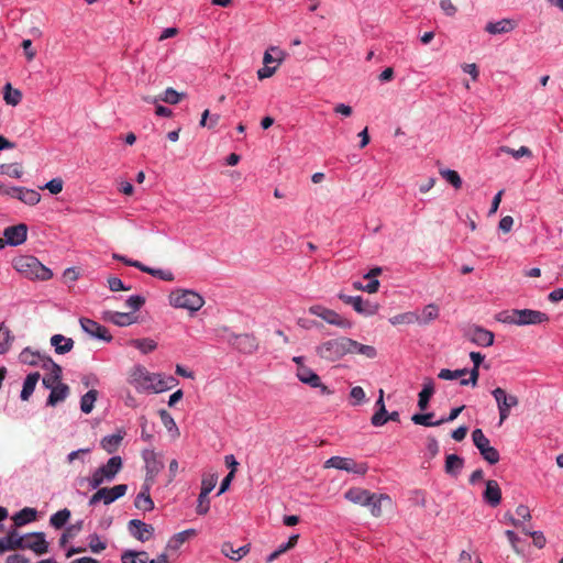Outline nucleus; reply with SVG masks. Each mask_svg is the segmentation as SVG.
Listing matches in <instances>:
<instances>
[{
  "instance_id": "nucleus-1",
  "label": "nucleus",
  "mask_w": 563,
  "mask_h": 563,
  "mask_svg": "<svg viewBox=\"0 0 563 563\" xmlns=\"http://www.w3.org/2000/svg\"><path fill=\"white\" fill-rule=\"evenodd\" d=\"M316 354L321 360L338 361L342 360L346 354H362L365 357H376L377 349L374 345H364L360 341L352 340L347 335H339V338H330V340L321 341L316 346Z\"/></svg>"
},
{
  "instance_id": "nucleus-2",
  "label": "nucleus",
  "mask_w": 563,
  "mask_h": 563,
  "mask_svg": "<svg viewBox=\"0 0 563 563\" xmlns=\"http://www.w3.org/2000/svg\"><path fill=\"white\" fill-rule=\"evenodd\" d=\"M131 383L142 391L163 393L174 386V378L150 373L144 366H135L131 373Z\"/></svg>"
},
{
  "instance_id": "nucleus-3",
  "label": "nucleus",
  "mask_w": 563,
  "mask_h": 563,
  "mask_svg": "<svg viewBox=\"0 0 563 563\" xmlns=\"http://www.w3.org/2000/svg\"><path fill=\"white\" fill-rule=\"evenodd\" d=\"M13 267L27 278H36L41 280H48L52 278L53 273L49 268L44 266L36 257L31 255H21L13 260Z\"/></svg>"
},
{
  "instance_id": "nucleus-4",
  "label": "nucleus",
  "mask_w": 563,
  "mask_h": 563,
  "mask_svg": "<svg viewBox=\"0 0 563 563\" xmlns=\"http://www.w3.org/2000/svg\"><path fill=\"white\" fill-rule=\"evenodd\" d=\"M501 322H508V324H541L547 322L549 316L544 311L530 310V308H523V310H511L503 311L498 317Z\"/></svg>"
},
{
  "instance_id": "nucleus-5",
  "label": "nucleus",
  "mask_w": 563,
  "mask_h": 563,
  "mask_svg": "<svg viewBox=\"0 0 563 563\" xmlns=\"http://www.w3.org/2000/svg\"><path fill=\"white\" fill-rule=\"evenodd\" d=\"M122 468V459L112 456L107 464L102 465L92 474L90 478L91 488H98L104 481H111Z\"/></svg>"
},
{
  "instance_id": "nucleus-6",
  "label": "nucleus",
  "mask_w": 563,
  "mask_h": 563,
  "mask_svg": "<svg viewBox=\"0 0 563 563\" xmlns=\"http://www.w3.org/2000/svg\"><path fill=\"white\" fill-rule=\"evenodd\" d=\"M205 303L206 300L200 292L194 289H178V309H186L189 317H194Z\"/></svg>"
},
{
  "instance_id": "nucleus-7",
  "label": "nucleus",
  "mask_w": 563,
  "mask_h": 563,
  "mask_svg": "<svg viewBox=\"0 0 563 563\" xmlns=\"http://www.w3.org/2000/svg\"><path fill=\"white\" fill-rule=\"evenodd\" d=\"M227 341L243 354H254L260 347V341L255 334H229Z\"/></svg>"
},
{
  "instance_id": "nucleus-8",
  "label": "nucleus",
  "mask_w": 563,
  "mask_h": 563,
  "mask_svg": "<svg viewBox=\"0 0 563 563\" xmlns=\"http://www.w3.org/2000/svg\"><path fill=\"white\" fill-rule=\"evenodd\" d=\"M309 311L311 314L323 318L329 324L338 325L339 328H352L353 323L347 317L340 316L338 311L325 308V306L314 305L310 306Z\"/></svg>"
},
{
  "instance_id": "nucleus-9",
  "label": "nucleus",
  "mask_w": 563,
  "mask_h": 563,
  "mask_svg": "<svg viewBox=\"0 0 563 563\" xmlns=\"http://www.w3.org/2000/svg\"><path fill=\"white\" fill-rule=\"evenodd\" d=\"M472 439L479 450L483 459L489 463L499 462V451L493 448L490 440L483 433L482 429H475L472 433Z\"/></svg>"
},
{
  "instance_id": "nucleus-10",
  "label": "nucleus",
  "mask_w": 563,
  "mask_h": 563,
  "mask_svg": "<svg viewBox=\"0 0 563 563\" xmlns=\"http://www.w3.org/2000/svg\"><path fill=\"white\" fill-rule=\"evenodd\" d=\"M324 467H336V470H345L349 473H357V475H365L368 471L366 462H356L349 457H330L325 461Z\"/></svg>"
},
{
  "instance_id": "nucleus-11",
  "label": "nucleus",
  "mask_w": 563,
  "mask_h": 563,
  "mask_svg": "<svg viewBox=\"0 0 563 563\" xmlns=\"http://www.w3.org/2000/svg\"><path fill=\"white\" fill-rule=\"evenodd\" d=\"M126 490L128 485L125 484H119L111 488H100L91 496L89 505L92 506L101 500L104 503V505H109L117 500L118 498L124 496L126 494Z\"/></svg>"
},
{
  "instance_id": "nucleus-12",
  "label": "nucleus",
  "mask_w": 563,
  "mask_h": 563,
  "mask_svg": "<svg viewBox=\"0 0 563 563\" xmlns=\"http://www.w3.org/2000/svg\"><path fill=\"white\" fill-rule=\"evenodd\" d=\"M493 395L499 409L500 422L506 421L510 409L519 404V399L517 396H512V394H507L506 389L503 388H495Z\"/></svg>"
},
{
  "instance_id": "nucleus-13",
  "label": "nucleus",
  "mask_w": 563,
  "mask_h": 563,
  "mask_svg": "<svg viewBox=\"0 0 563 563\" xmlns=\"http://www.w3.org/2000/svg\"><path fill=\"white\" fill-rule=\"evenodd\" d=\"M2 194L16 198L27 206H35L41 201V195L36 190L25 187H10L3 189Z\"/></svg>"
},
{
  "instance_id": "nucleus-14",
  "label": "nucleus",
  "mask_w": 563,
  "mask_h": 563,
  "mask_svg": "<svg viewBox=\"0 0 563 563\" xmlns=\"http://www.w3.org/2000/svg\"><path fill=\"white\" fill-rule=\"evenodd\" d=\"M297 377L303 384H308V386L319 387L322 395H330L331 393L329 386L323 385L318 373L313 372V369H311V367H308V365L303 364L300 365V367H297Z\"/></svg>"
},
{
  "instance_id": "nucleus-15",
  "label": "nucleus",
  "mask_w": 563,
  "mask_h": 563,
  "mask_svg": "<svg viewBox=\"0 0 563 563\" xmlns=\"http://www.w3.org/2000/svg\"><path fill=\"white\" fill-rule=\"evenodd\" d=\"M79 323L82 331L88 335L100 339L104 342H111L112 335L109 333L108 329L95 320L82 317L79 319Z\"/></svg>"
},
{
  "instance_id": "nucleus-16",
  "label": "nucleus",
  "mask_w": 563,
  "mask_h": 563,
  "mask_svg": "<svg viewBox=\"0 0 563 563\" xmlns=\"http://www.w3.org/2000/svg\"><path fill=\"white\" fill-rule=\"evenodd\" d=\"M465 336L478 346H492L495 342L494 332L483 329V327H470V329L465 331Z\"/></svg>"
},
{
  "instance_id": "nucleus-17",
  "label": "nucleus",
  "mask_w": 563,
  "mask_h": 563,
  "mask_svg": "<svg viewBox=\"0 0 563 563\" xmlns=\"http://www.w3.org/2000/svg\"><path fill=\"white\" fill-rule=\"evenodd\" d=\"M129 533L141 542L148 541L154 534V527L139 519H132L128 523Z\"/></svg>"
},
{
  "instance_id": "nucleus-18",
  "label": "nucleus",
  "mask_w": 563,
  "mask_h": 563,
  "mask_svg": "<svg viewBox=\"0 0 563 563\" xmlns=\"http://www.w3.org/2000/svg\"><path fill=\"white\" fill-rule=\"evenodd\" d=\"M23 549H30L37 555L45 554L48 551V543L43 532H33L25 534Z\"/></svg>"
},
{
  "instance_id": "nucleus-19",
  "label": "nucleus",
  "mask_w": 563,
  "mask_h": 563,
  "mask_svg": "<svg viewBox=\"0 0 563 563\" xmlns=\"http://www.w3.org/2000/svg\"><path fill=\"white\" fill-rule=\"evenodd\" d=\"M3 236L7 243L13 246L20 245L25 242L27 236V227L24 223L8 227L4 229Z\"/></svg>"
},
{
  "instance_id": "nucleus-20",
  "label": "nucleus",
  "mask_w": 563,
  "mask_h": 563,
  "mask_svg": "<svg viewBox=\"0 0 563 563\" xmlns=\"http://www.w3.org/2000/svg\"><path fill=\"white\" fill-rule=\"evenodd\" d=\"M25 537L20 536L15 529L8 532L7 537L0 540V554L8 551L23 550Z\"/></svg>"
},
{
  "instance_id": "nucleus-21",
  "label": "nucleus",
  "mask_w": 563,
  "mask_h": 563,
  "mask_svg": "<svg viewBox=\"0 0 563 563\" xmlns=\"http://www.w3.org/2000/svg\"><path fill=\"white\" fill-rule=\"evenodd\" d=\"M378 409L372 416V422H387V421H399L400 415L397 410L388 413L385 409L384 402V389H379L378 400L376 401Z\"/></svg>"
},
{
  "instance_id": "nucleus-22",
  "label": "nucleus",
  "mask_w": 563,
  "mask_h": 563,
  "mask_svg": "<svg viewBox=\"0 0 563 563\" xmlns=\"http://www.w3.org/2000/svg\"><path fill=\"white\" fill-rule=\"evenodd\" d=\"M371 496L372 498L368 503L369 512L376 518H379L385 507H391L393 500L388 494L371 493Z\"/></svg>"
},
{
  "instance_id": "nucleus-23",
  "label": "nucleus",
  "mask_w": 563,
  "mask_h": 563,
  "mask_svg": "<svg viewBox=\"0 0 563 563\" xmlns=\"http://www.w3.org/2000/svg\"><path fill=\"white\" fill-rule=\"evenodd\" d=\"M483 498L490 505V507H497V505L503 500V492L499 483L495 482V479H488L483 493Z\"/></svg>"
},
{
  "instance_id": "nucleus-24",
  "label": "nucleus",
  "mask_w": 563,
  "mask_h": 563,
  "mask_svg": "<svg viewBox=\"0 0 563 563\" xmlns=\"http://www.w3.org/2000/svg\"><path fill=\"white\" fill-rule=\"evenodd\" d=\"M516 20H509V18H504V20L499 21H489L485 30L489 34H506V32H511L517 26Z\"/></svg>"
},
{
  "instance_id": "nucleus-25",
  "label": "nucleus",
  "mask_w": 563,
  "mask_h": 563,
  "mask_svg": "<svg viewBox=\"0 0 563 563\" xmlns=\"http://www.w3.org/2000/svg\"><path fill=\"white\" fill-rule=\"evenodd\" d=\"M344 497L352 503H356V505H365V507H369L372 498L371 490L360 487L349 488L344 494Z\"/></svg>"
},
{
  "instance_id": "nucleus-26",
  "label": "nucleus",
  "mask_w": 563,
  "mask_h": 563,
  "mask_svg": "<svg viewBox=\"0 0 563 563\" xmlns=\"http://www.w3.org/2000/svg\"><path fill=\"white\" fill-rule=\"evenodd\" d=\"M49 342L54 347L55 353L60 355L70 352L75 344L71 338H66L63 334H54Z\"/></svg>"
},
{
  "instance_id": "nucleus-27",
  "label": "nucleus",
  "mask_w": 563,
  "mask_h": 563,
  "mask_svg": "<svg viewBox=\"0 0 563 563\" xmlns=\"http://www.w3.org/2000/svg\"><path fill=\"white\" fill-rule=\"evenodd\" d=\"M249 551H251L250 544H244V547L234 548L232 542H222L221 544V553L232 561H239V559H243V556L247 555Z\"/></svg>"
},
{
  "instance_id": "nucleus-28",
  "label": "nucleus",
  "mask_w": 563,
  "mask_h": 563,
  "mask_svg": "<svg viewBox=\"0 0 563 563\" xmlns=\"http://www.w3.org/2000/svg\"><path fill=\"white\" fill-rule=\"evenodd\" d=\"M433 391H434V383H433L432 378H428L419 391L418 406H419L420 410H426V408L429 404V400L433 395Z\"/></svg>"
},
{
  "instance_id": "nucleus-29",
  "label": "nucleus",
  "mask_w": 563,
  "mask_h": 563,
  "mask_svg": "<svg viewBox=\"0 0 563 563\" xmlns=\"http://www.w3.org/2000/svg\"><path fill=\"white\" fill-rule=\"evenodd\" d=\"M36 514L37 512L34 508H23L12 517L14 526L22 527L29 522L34 521L36 519Z\"/></svg>"
},
{
  "instance_id": "nucleus-30",
  "label": "nucleus",
  "mask_w": 563,
  "mask_h": 563,
  "mask_svg": "<svg viewBox=\"0 0 563 563\" xmlns=\"http://www.w3.org/2000/svg\"><path fill=\"white\" fill-rule=\"evenodd\" d=\"M134 506L143 511H150L154 508V503L148 494V487L145 486L136 496Z\"/></svg>"
},
{
  "instance_id": "nucleus-31",
  "label": "nucleus",
  "mask_w": 563,
  "mask_h": 563,
  "mask_svg": "<svg viewBox=\"0 0 563 563\" xmlns=\"http://www.w3.org/2000/svg\"><path fill=\"white\" fill-rule=\"evenodd\" d=\"M43 357H47L46 355H42L40 352L32 351L30 347H25L19 355L20 362L29 365H37L43 364Z\"/></svg>"
},
{
  "instance_id": "nucleus-32",
  "label": "nucleus",
  "mask_w": 563,
  "mask_h": 563,
  "mask_svg": "<svg viewBox=\"0 0 563 563\" xmlns=\"http://www.w3.org/2000/svg\"><path fill=\"white\" fill-rule=\"evenodd\" d=\"M40 379V373H31L26 376L23 383V388L21 391V399L27 400L30 396L33 394L35 386Z\"/></svg>"
},
{
  "instance_id": "nucleus-33",
  "label": "nucleus",
  "mask_w": 563,
  "mask_h": 563,
  "mask_svg": "<svg viewBox=\"0 0 563 563\" xmlns=\"http://www.w3.org/2000/svg\"><path fill=\"white\" fill-rule=\"evenodd\" d=\"M69 388L66 384H57L51 389V394L47 399V404L55 406L57 402L63 401L68 395Z\"/></svg>"
},
{
  "instance_id": "nucleus-34",
  "label": "nucleus",
  "mask_w": 563,
  "mask_h": 563,
  "mask_svg": "<svg viewBox=\"0 0 563 563\" xmlns=\"http://www.w3.org/2000/svg\"><path fill=\"white\" fill-rule=\"evenodd\" d=\"M3 99L7 104L15 107L22 100V92L19 89L12 87L10 82H8L3 88Z\"/></svg>"
},
{
  "instance_id": "nucleus-35",
  "label": "nucleus",
  "mask_w": 563,
  "mask_h": 563,
  "mask_svg": "<svg viewBox=\"0 0 563 563\" xmlns=\"http://www.w3.org/2000/svg\"><path fill=\"white\" fill-rule=\"evenodd\" d=\"M378 307L379 306L369 302V300H364L360 295L354 297V310L357 312H362L363 314H374V312L378 311Z\"/></svg>"
},
{
  "instance_id": "nucleus-36",
  "label": "nucleus",
  "mask_w": 563,
  "mask_h": 563,
  "mask_svg": "<svg viewBox=\"0 0 563 563\" xmlns=\"http://www.w3.org/2000/svg\"><path fill=\"white\" fill-rule=\"evenodd\" d=\"M122 439L123 435L120 432L107 435L101 440V446L108 453H113L118 450Z\"/></svg>"
},
{
  "instance_id": "nucleus-37",
  "label": "nucleus",
  "mask_w": 563,
  "mask_h": 563,
  "mask_svg": "<svg viewBox=\"0 0 563 563\" xmlns=\"http://www.w3.org/2000/svg\"><path fill=\"white\" fill-rule=\"evenodd\" d=\"M129 344L140 350L143 354L151 353L157 347V343L152 339H133Z\"/></svg>"
},
{
  "instance_id": "nucleus-38",
  "label": "nucleus",
  "mask_w": 563,
  "mask_h": 563,
  "mask_svg": "<svg viewBox=\"0 0 563 563\" xmlns=\"http://www.w3.org/2000/svg\"><path fill=\"white\" fill-rule=\"evenodd\" d=\"M143 460L146 465L148 474H154L159 471L161 463L156 460V455L152 450H144L142 453Z\"/></svg>"
},
{
  "instance_id": "nucleus-39",
  "label": "nucleus",
  "mask_w": 563,
  "mask_h": 563,
  "mask_svg": "<svg viewBox=\"0 0 563 563\" xmlns=\"http://www.w3.org/2000/svg\"><path fill=\"white\" fill-rule=\"evenodd\" d=\"M464 461L460 455H455V453H451V455L446 456L445 460V471L451 475H456L457 471L462 470Z\"/></svg>"
},
{
  "instance_id": "nucleus-40",
  "label": "nucleus",
  "mask_w": 563,
  "mask_h": 563,
  "mask_svg": "<svg viewBox=\"0 0 563 563\" xmlns=\"http://www.w3.org/2000/svg\"><path fill=\"white\" fill-rule=\"evenodd\" d=\"M107 320L120 327L129 325L133 322V318L130 313L112 311L107 312Z\"/></svg>"
},
{
  "instance_id": "nucleus-41",
  "label": "nucleus",
  "mask_w": 563,
  "mask_h": 563,
  "mask_svg": "<svg viewBox=\"0 0 563 563\" xmlns=\"http://www.w3.org/2000/svg\"><path fill=\"white\" fill-rule=\"evenodd\" d=\"M122 563H146L148 561L147 553L144 551H125L121 555Z\"/></svg>"
},
{
  "instance_id": "nucleus-42",
  "label": "nucleus",
  "mask_w": 563,
  "mask_h": 563,
  "mask_svg": "<svg viewBox=\"0 0 563 563\" xmlns=\"http://www.w3.org/2000/svg\"><path fill=\"white\" fill-rule=\"evenodd\" d=\"M70 518V511L67 508H64L54 515L51 516L49 523L55 529H62Z\"/></svg>"
},
{
  "instance_id": "nucleus-43",
  "label": "nucleus",
  "mask_w": 563,
  "mask_h": 563,
  "mask_svg": "<svg viewBox=\"0 0 563 563\" xmlns=\"http://www.w3.org/2000/svg\"><path fill=\"white\" fill-rule=\"evenodd\" d=\"M98 391L96 389H91L87 391L80 399V409L85 413H89L97 400Z\"/></svg>"
},
{
  "instance_id": "nucleus-44",
  "label": "nucleus",
  "mask_w": 563,
  "mask_h": 563,
  "mask_svg": "<svg viewBox=\"0 0 563 563\" xmlns=\"http://www.w3.org/2000/svg\"><path fill=\"white\" fill-rule=\"evenodd\" d=\"M439 317V306L437 305H427L424 306L421 316L418 317L419 322L422 324H428L431 320Z\"/></svg>"
},
{
  "instance_id": "nucleus-45",
  "label": "nucleus",
  "mask_w": 563,
  "mask_h": 563,
  "mask_svg": "<svg viewBox=\"0 0 563 563\" xmlns=\"http://www.w3.org/2000/svg\"><path fill=\"white\" fill-rule=\"evenodd\" d=\"M42 367L48 371V375H52L53 378L60 380L62 379V367L55 363L51 356L43 357Z\"/></svg>"
},
{
  "instance_id": "nucleus-46",
  "label": "nucleus",
  "mask_w": 563,
  "mask_h": 563,
  "mask_svg": "<svg viewBox=\"0 0 563 563\" xmlns=\"http://www.w3.org/2000/svg\"><path fill=\"white\" fill-rule=\"evenodd\" d=\"M13 336L11 331L3 324H0V354H4L11 346Z\"/></svg>"
},
{
  "instance_id": "nucleus-47",
  "label": "nucleus",
  "mask_w": 563,
  "mask_h": 563,
  "mask_svg": "<svg viewBox=\"0 0 563 563\" xmlns=\"http://www.w3.org/2000/svg\"><path fill=\"white\" fill-rule=\"evenodd\" d=\"M0 174L8 175L13 178H21L23 175V169L21 164L14 163V164H0Z\"/></svg>"
},
{
  "instance_id": "nucleus-48",
  "label": "nucleus",
  "mask_w": 563,
  "mask_h": 563,
  "mask_svg": "<svg viewBox=\"0 0 563 563\" xmlns=\"http://www.w3.org/2000/svg\"><path fill=\"white\" fill-rule=\"evenodd\" d=\"M209 509H210V500H209L208 495L205 490V487L201 483V490L197 498L196 511L198 514H207V512H209Z\"/></svg>"
},
{
  "instance_id": "nucleus-49",
  "label": "nucleus",
  "mask_w": 563,
  "mask_h": 563,
  "mask_svg": "<svg viewBox=\"0 0 563 563\" xmlns=\"http://www.w3.org/2000/svg\"><path fill=\"white\" fill-rule=\"evenodd\" d=\"M499 151H501V153H506L507 155H511L515 158H521V156H532L533 155L530 147H528V146H521V147H518V150H514V147H510V146H500Z\"/></svg>"
},
{
  "instance_id": "nucleus-50",
  "label": "nucleus",
  "mask_w": 563,
  "mask_h": 563,
  "mask_svg": "<svg viewBox=\"0 0 563 563\" xmlns=\"http://www.w3.org/2000/svg\"><path fill=\"white\" fill-rule=\"evenodd\" d=\"M441 176L446 179L454 188H461L463 185V180L456 170H450L446 168L445 170H440Z\"/></svg>"
},
{
  "instance_id": "nucleus-51",
  "label": "nucleus",
  "mask_w": 563,
  "mask_h": 563,
  "mask_svg": "<svg viewBox=\"0 0 563 563\" xmlns=\"http://www.w3.org/2000/svg\"><path fill=\"white\" fill-rule=\"evenodd\" d=\"M467 373V369H441L440 373H438V377L443 379H462Z\"/></svg>"
},
{
  "instance_id": "nucleus-52",
  "label": "nucleus",
  "mask_w": 563,
  "mask_h": 563,
  "mask_svg": "<svg viewBox=\"0 0 563 563\" xmlns=\"http://www.w3.org/2000/svg\"><path fill=\"white\" fill-rule=\"evenodd\" d=\"M88 544L93 553H100L107 548V544L100 540L99 536L93 533L88 537Z\"/></svg>"
},
{
  "instance_id": "nucleus-53",
  "label": "nucleus",
  "mask_w": 563,
  "mask_h": 563,
  "mask_svg": "<svg viewBox=\"0 0 563 563\" xmlns=\"http://www.w3.org/2000/svg\"><path fill=\"white\" fill-rule=\"evenodd\" d=\"M219 121L220 114H213L212 117H210V112L208 111V109L201 113V126H208L209 129H212V126H216V124L219 123Z\"/></svg>"
},
{
  "instance_id": "nucleus-54",
  "label": "nucleus",
  "mask_w": 563,
  "mask_h": 563,
  "mask_svg": "<svg viewBox=\"0 0 563 563\" xmlns=\"http://www.w3.org/2000/svg\"><path fill=\"white\" fill-rule=\"evenodd\" d=\"M21 47L23 48V53L27 62H32L36 57L37 52L33 47V43L31 40H23L21 43Z\"/></svg>"
},
{
  "instance_id": "nucleus-55",
  "label": "nucleus",
  "mask_w": 563,
  "mask_h": 563,
  "mask_svg": "<svg viewBox=\"0 0 563 563\" xmlns=\"http://www.w3.org/2000/svg\"><path fill=\"white\" fill-rule=\"evenodd\" d=\"M63 179L62 178H53L48 183H46L41 189H47L51 194L57 195L63 190Z\"/></svg>"
},
{
  "instance_id": "nucleus-56",
  "label": "nucleus",
  "mask_w": 563,
  "mask_h": 563,
  "mask_svg": "<svg viewBox=\"0 0 563 563\" xmlns=\"http://www.w3.org/2000/svg\"><path fill=\"white\" fill-rule=\"evenodd\" d=\"M522 531L533 538V543L537 548H544L547 538L542 531H529L526 528H522Z\"/></svg>"
},
{
  "instance_id": "nucleus-57",
  "label": "nucleus",
  "mask_w": 563,
  "mask_h": 563,
  "mask_svg": "<svg viewBox=\"0 0 563 563\" xmlns=\"http://www.w3.org/2000/svg\"><path fill=\"white\" fill-rule=\"evenodd\" d=\"M217 483H218V475L212 474V475L203 476L201 484H202L208 497L210 495V492H212V489L216 488Z\"/></svg>"
},
{
  "instance_id": "nucleus-58",
  "label": "nucleus",
  "mask_w": 563,
  "mask_h": 563,
  "mask_svg": "<svg viewBox=\"0 0 563 563\" xmlns=\"http://www.w3.org/2000/svg\"><path fill=\"white\" fill-rule=\"evenodd\" d=\"M157 101H164L170 104L176 103V90L174 88H167L165 92L153 100L154 103Z\"/></svg>"
},
{
  "instance_id": "nucleus-59",
  "label": "nucleus",
  "mask_w": 563,
  "mask_h": 563,
  "mask_svg": "<svg viewBox=\"0 0 563 563\" xmlns=\"http://www.w3.org/2000/svg\"><path fill=\"white\" fill-rule=\"evenodd\" d=\"M145 303V298L142 296H131L125 305L128 308H130L132 311H137L141 309V307Z\"/></svg>"
},
{
  "instance_id": "nucleus-60",
  "label": "nucleus",
  "mask_w": 563,
  "mask_h": 563,
  "mask_svg": "<svg viewBox=\"0 0 563 563\" xmlns=\"http://www.w3.org/2000/svg\"><path fill=\"white\" fill-rule=\"evenodd\" d=\"M108 286L111 291H120V290H130L131 287L124 286L122 280L119 277L111 276L108 278Z\"/></svg>"
},
{
  "instance_id": "nucleus-61",
  "label": "nucleus",
  "mask_w": 563,
  "mask_h": 563,
  "mask_svg": "<svg viewBox=\"0 0 563 563\" xmlns=\"http://www.w3.org/2000/svg\"><path fill=\"white\" fill-rule=\"evenodd\" d=\"M80 529L81 523L67 528L59 539V544L64 547L68 542L69 538H73Z\"/></svg>"
},
{
  "instance_id": "nucleus-62",
  "label": "nucleus",
  "mask_w": 563,
  "mask_h": 563,
  "mask_svg": "<svg viewBox=\"0 0 563 563\" xmlns=\"http://www.w3.org/2000/svg\"><path fill=\"white\" fill-rule=\"evenodd\" d=\"M300 539V536H290L288 541L284 544H280L278 547V554L283 555V553H286V551H289V549L295 548L296 543H298Z\"/></svg>"
},
{
  "instance_id": "nucleus-63",
  "label": "nucleus",
  "mask_w": 563,
  "mask_h": 563,
  "mask_svg": "<svg viewBox=\"0 0 563 563\" xmlns=\"http://www.w3.org/2000/svg\"><path fill=\"white\" fill-rule=\"evenodd\" d=\"M350 396L353 399L354 404H360V402H362V400L365 399L366 394H365L364 389L362 388V386H354L351 389Z\"/></svg>"
},
{
  "instance_id": "nucleus-64",
  "label": "nucleus",
  "mask_w": 563,
  "mask_h": 563,
  "mask_svg": "<svg viewBox=\"0 0 563 563\" xmlns=\"http://www.w3.org/2000/svg\"><path fill=\"white\" fill-rule=\"evenodd\" d=\"M440 8L446 15H455L457 9L451 0H440Z\"/></svg>"
}]
</instances>
